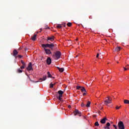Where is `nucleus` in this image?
Segmentation results:
<instances>
[{
  "mask_svg": "<svg viewBox=\"0 0 129 129\" xmlns=\"http://www.w3.org/2000/svg\"><path fill=\"white\" fill-rule=\"evenodd\" d=\"M41 46L42 47V48H44V49L46 48H49V49H53V48H54V47H55V45H54V44L53 43H47L46 44H43L41 45Z\"/></svg>",
  "mask_w": 129,
  "mask_h": 129,
  "instance_id": "f257e3e1",
  "label": "nucleus"
},
{
  "mask_svg": "<svg viewBox=\"0 0 129 129\" xmlns=\"http://www.w3.org/2000/svg\"><path fill=\"white\" fill-rule=\"evenodd\" d=\"M53 57H54L55 60H58V59H60L61 57V52L59 51H56L54 54H53Z\"/></svg>",
  "mask_w": 129,
  "mask_h": 129,
  "instance_id": "f03ea898",
  "label": "nucleus"
},
{
  "mask_svg": "<svg viewBox=\"0 0 129 129\" xmlns=\"http://www.w3.org/2000/svg\"><path fill=\"white\" fill-rule=\"evenodd\" d=\"M118 129H124V124H123V122L122 121H120L118 123Z\"/></svg>",
  "mask_w": 129,
  "mask_h": 129,
  "instance_id": "7ed1b4c3",
  "label": "nucleus"
},
{
  "mask_svg": "<svg viewBox=\"0 0 129 129\" xmlns=\"http://www.w3.org/2000/svg\"><path fill=\"white\" fill-rule=\"evenodd\" d=\"M54 39L55 37H54V36H52L51 37H47L46 41H47V43H50V41L51 42H53Z\"/></svg>",
  "mask_w": 129,
  "mask_h": 129,
  "instance_id": "20e7f679",
  "label": "nucleus"
},
{
  "mask_svg": "<svg viewBox=\"0 0 129 129\" xmlns=\"http://www.w3.org/2000/svg\"><path fill=\"white\" fill-rule=\"evenodd\" d=\"M74 114L75 116H76L77 114H78L79 116H81V112L79 111L78 109H76L74 111Z\"/></svg>",
  "mask_w": 129,
  "mask_h": 129,
  "instance_id": "39448f33",
  "label": "nucleus"
},
{
  "mask_svg": "<svg viewBox=\"0 0 129 129\" xmlns=\"http://www.w3.org/2000/svg\"><path fill=\"white\" fill-rule=\"evenodd\" d=\"M105 104H106V105H108L109 103H111V99H110V98L109 97H107V99L105 101Z\"/></svg>",
  "mask_w": 129,
  "mask_h": 129,
  "instance_id": "423d86ee",
  "label": "nucleus"
},
{
  "mask_svg": "<svg viewBox=\"0 0 129 129\" xmlns=\"http://www.w3.org/2000/svg\"><path fill=\"white\" fill-rule=\"evenodd\" d=\"M27 70L28 71H31L33 70V66H32V62H29L28 67L27 68Z\"/></svg>",
  "mask_w": 129,
  "mask_h": 129,
  "instance_id": "0eeeda50",
  "label": "nucleus"
},
{
  "mask_svg": "<svg viewBox=\"0 0 129 129\" xmlns=\"http://www.w3.org/2000/svg\"><path fill=\"white\" fill-rule=\"evenodd\" d=\"M106 120H107V118H106V117H104L103 119H101L100 123L103 124H104V123L106 122Z\"/></svg>",
  "mask_w": 129,
  "mask_h": 129,
  "instance_id": "6e6552de",
  "label": "nucleus"
},
{
  "mask_svg": "<svg viewBox=\"0 0 129 129\" xmlns=\"http://www.w3.org/2000/svg\"><path fill=\"white\" fill-rule=\"evenodd\" d=\"M44 51L47 55H50V54L52 53V52H51V50L50 49L44 48Z\"/></svg>",
  "mask_w": 129,
  "mask_h": 129,
  "instance_id": "1a4fd4ad",
  "label": "nucleus"
},
{
  "mask_svg": "<svg viewBox=\"0 0 129 129\" xmlns=\"http://www.w3.org/2000/svg\"><path fill=\"white\" fill-rule=\"evenodd\" d=\"M46 62L48 65H50L51 63H52V60H51V58L50 57H48L46 60Z\"/></svg>",
  "mask_w": 129,
  "mask_h": 129,
  "instance_id": "9d476101",
  "label": "nucleus"
},
{
  "mask_svg": "<svg viewBox=\"0 0 129 129\" xmlns=\"http://www.w3.org/2000/svg\"><path fill=\"white\" fill-rule=\"evenodd\" d=\"M18 54H19V52L17 51V49H14L13 51V56L14 57H17V55H18Z\"/></svg>",
  "mask_w": 129,
  "mask_h": 129,
  "instance_id": "9b49d317",
  "label": "nucleus"
},
{
  "mask_svg": "<svg viewBox=\"0 0 129 129\" xmlns=\"http://www.w3.org/2000/svg\"><path fill=\"white\" fill-rule=\"evenodd\" d=\"M47 79V76H44L42 78H40L39 79L40 82H42V81H45Z\"/></svg>",
  "mask_w": 129,
  "mask_h": 129,
  "instance_id": "f8f14e48",
  "label": "nucleus"
},
{
  "mask_svg": "<svg viewBox=\"0 0 129 129\" xmlns=\"http://www.w3.org/2000/svg\"><path fill=\"white\" fill-rule=\"evenodd\" d=\"M31 40L32 41H35L36 40H37V35L35 34L32 38H31Z\"/></svg>",
  "mask_w": 129,
  "mask_h": 129,
  "instance_id": "ddd939ff",
  "label": "nucleus"
},
{
  "mask_svg": "<svg viewBox=\"0 0 129 129\" xmlns=\"http://www.w3.org/2000/svg\"><path fill=\"white\" fill-rule=\"evenodd\" d=\"M58 70H59V72H64V68H60L59 67H57Z\"/></svg>",
  "mask_w": 129,
  "mask_h": 129,
  "instance_id": "4468645a",
  "label": "nucleus"
},
{
  "mask_svg": "<svg viewBox=\"0 0 129 129\" xmlns=\"http://www.w3.org/2000/svg\"><path fill=\"white\" fill-rule=\"evenodd\" d=\"M81 91H82V92H86V90L85 87H82V88H81Z\"/></svg>",
  "mask_w": 129,
  "mask_h": 129,
  "instance_id": "2eb2a0df",
  "label": "nucleus"
},
{
  "mask_svg": "<svg viewBox=\"0 0 129 129\" xmlns=\"http://www.w3.org/2000/svg\"><path fill=\"white\" fill-rule=\"evenodd\" d=\"M90 104H91V102H90V101H88L87 102V103L86 106L87 107H89L90 106Z\"/></svg>",
  "mask_w": 129,
  "mask_h": 129,
  "instance_id": "dca6fc26",
  "label": "nucleus"
},
{
  "mask_svg": "<svg viewBox=\"0 0 129 129\" xmlns=\"http://www.w3.org/2000/svg\"><path fill=\"white\" fill-rule=\"evenodd\" d=\"M124 103H125V104H129V100H124Z\"/></svg>",
  "mask_w": 129,
  "mask_h": 129,
  "instance_id": "f3484780",
  "label": "nucleus"
},
{
  "mask_svg": "<svg viewBox=\"0 0 129 129\" xmlns=\"http://www.w3.org/2000/svg\"><path fill=\"white\" fill-rule=\"evenodd\" d=\"M115 51H117V52H119L120 51V47H117L115 48Z\"/></svg>",
  "mask_w": 129,
  "mask_h": 129,
  "instance_id": "a211bd4d",
  "label": "nucleus"
},
{
  "mask_svg": "<svg viewBox=\"0 0 129 129\" xmlns=\"http://www.w3.org/2000/svg\"><path fill=\"white\" fill-rule=\"evenodd\" d=\"M58 94H59V95H62L63 92V91L59 90L58 91Z\"/></svg>",
  "mask_w": 129,
  "mask_h": 129,
  "instance_id": "6ab92c4d",
  "label": "nucleus"
},
{
  "mask_svg": "<svg viewBox=\"0 0 129 129\" xmlns=\"http://www.w3.org/2000/svg\"><path fill=\"white\" fill-rule=\"evenodd\" d=\"M56 28L57 29H61L62 28V25H61L60 24H58L56 26Z\"/></svg>",
  "mask_w": 129,
  "mask_h": 129,
  "instance_id": "aec40b11",
  "label": "nucleus"
},
{
  "mask_svg": "<svg viewBox=\"0 0 129 129\" xmlns=\"http://www.w3.org/2000/svg\"><path fill=\"white\" fill-rule=\"evenodd\" d=\"M21 62L23 66H26V63L24 61V60H21Z\"/></svg>",
  "mask_w": 129,
  "mask_h": 129,
  "instance_id": "412c9836",
  "label": "nucleus"
},
{
  "mask_svg": "<svg viewBox=\"0 0 129 129\" xmlns=\"http://www.w3.org/2000/svg\"><path fill=\"white\" fill-rule=\"evenodd\" d=\"M22 72H23V71L21 70V69H18L17 70V73H22Z\"/></svg>",
  "mask_w": 129,
  "mask_h": 129,
  "instance_id": "4be33fe9",
  "label": "nucleus"
},
{
  "mask_svg": "<svg viewBox=\"0 0 129 129\" xmlns=\"http://www.w3.org/2000/svg\"><path fill=\"white\" fill-rule=\"evenodd\" d=\"M47 75H48V78L50 77H52V75H51V74H50V72H47Z\"/></svg>",
  "mask_w": 129,
  "mask_h": 129,
  "instance_id": "5701e85b",
  "label": "nucleus"
},
{
  "mask_svg": "<svg viewBox=\"0 0 129 129\" xmlns=\"http://www.w3.org/2000/svg\"><path fill=\"white\" fill-rule=\"evenodd\" d=\"M53 86H54V84H53V83H51L50 84V88H53Z\"/></svg>",
  "mask_w": 129,
  "mask_h": 129,
  "instance_id": "b1692460",
  "label": "nucleus"
},
{
  "mask_svg": "<svg viewBox=\"0 0 129 129\" xmlns=\"http://www.w3.org/2000/svg\"><path fill=\"white\" fill-rule=\"evenodd\" d=\"M67 26L68 27H71V26H72V23H70V22H69L68 24H67Z\"/></svg>",
  "mask_w": 129,
  "mask_h": 129,
  "instance_id": "393cba45",
  "label": "nucleus"
},
{
  "mask_svg": "<svg viewBox=\"0 0 129 129\" xmlns=\"http://www.w3.org/2000/svg\"><path fill=\"white\" fill-rule=\"evenodd\" d=\"M95 126H99V123H98V121H97L95 123Z\"/></svg>",
  "mask_w": 129,
  "mask_h": 129,
  "instance_id": "a878e982",
  "label": "nucleus"
},
{
  "mask_svg": "<svg viewBox=\"0 0 129 129\" xmlns=\"http://www.w3.org/2000/svg\"><path fill=\"white\" fill-rule=\"evenodd\" d=\"M82 88V87H81V86H78L77 87V89H78V90H81V88Z\"/></svg>",
  "mask_w": 129,
  "mask_h": 129,
  "instance_id": "bb28decb",
  "label": "nucleus"
},
{
  "mask_svg": "<svg viewBox=\"0 0 129 129\" xmlns=\"http://www.w3.org/2000/svg\"><path fill=\"white\" fill-rule=\"evenodd\" d=\"M81 106L82 107H85V106H86V105H85V104H84V103H82L81 104Z\"/></svg>",
  "mask_w": 129,
  "mask_h": 129,
  "instance_id": "cd10ccee",
  "label": "nucleus"
},
{
  "mask_svg": "<svg viewBox=\"0 0 129 129\" xmlns=\"http://www.w3.org/2000/svg\"><path fill=\"white\" fill-rule=\"evenodd\" d=\"M61 97H62V95H59V96L57 97V98L59 100H61Z\"/></svg>",
  "mask_w": 129,
  "mask_h": 129,
  "instance_id": "c85d7f7f",
  "label": "nucleus"
},
{
  "mask_svg": "<svg viewBox=\"0 0 129 129\" xmlns=\"http://www.w3.org/2000/svg\"><path fill=\"white\" fill-rule=\"evenodd\" d=\"M106 126H107L108 127H109V126H110V123L107 122L106 123Z\"/></svg>",
  "mask_w": 129,
  "mask_h": 129,
  "instance_id": "c756f323",
  "label": "nucleus"
},
{
  "mask_svg": "<svg viewBox=\"0 0 129 129\" xmlns=\"http://www.w3.org/2000/svg\"><path fill=\"white\" fill-rule=\"evenodd\" d=\"M109 127L108 126H104L103 127L102 129H109Z\"/></svg>",
  "mask_w": 129,
  "mask_h": 129,
  "instance_id": "7c9ffc66",
  "label": "nucleus"
},
{
  "mask_svg": "<svg viewBox=\"0 0 129 129\" xmlns=\"http://www.w3.org/2000/svg\"><path fill=\"white\" fill-rule=\"evenodd\" d=\"M124 71H126V70H128V68H125V67H123Z\"/></svg>",
  "mask_w": 129,
  "mask_h": 129,
  "instance_id": "2f4dec72",
  "label": "nucleus"
},
{
  "mask_svg": "<svg viewBox=\"0 0 129 129\" xmlns=\"http://www.w3.org/2000/svg\"><path fill=\"white\" fill-rule=\"evenodd\" d=\"M26 67L25 66H22L20 67L21 69H24V68Z\"/></svg>",
  "mask_w": 129,
  "mask_h": 129,
  "instance_id": "473e14b6",
  "label": "nucleus"
},
{
  "mask_svg": "<svg viewBox=\"0 0 129 129\" xmlns=\"http://www.w3.org/2000/svg\"><path fill=\"white\" fill-rule=\"evenodd\" d=\"M119 108H120V106H116V109H119Z\"/></svg>",
  "mask_w": 129,
  "mask_h": 129,
  "instance_id": "72a5a7b5",
  "label": "nucleus"
},
{
  "mask_svg": "<svg viewBox=\"0 0 129 129\" xmlns=\"http://www.w3.org/2000/svg\"><path fill=\"white\" fill-rule=\"evenodd\" d=\"M113 126H114L115 129H117V126H116L115 125H113Z\"/></svg>",
  "mask_w": 129,
  "mask_h": 129,
  "instance_id": "f704fd0d",
  "label": "nucleus"
},
{
  "mask_svg": "<svg viewBox=\"0 0 129 129\" xmlns=\"http://www.w3.org/2000/svg\"><path fill=\"white\" fill-rule=\"evenodd\" d=\"M99 57V53H97L96 55V58H98Z\"/></svg>",
  "mask_w": 129,
  "mask_h": 129,
  "instance_id": "c9c22d12",
  "label": "nucleus"
},
{
  "mask_svg": "<svg viewBox=\"0 0 129 129\" xmlns=\"http://www.w3.org/2000/svg\"><path fill=\"white\" fill-rule=\"evenodd\" d=\"M18 57H19V58H22V57H23V56L22 55H19L18 56Z\"/></svg>",
  "mask_w": 129,
  "mask_h": 129,
  "instance_id": "e433bc0d",
  "label": "nucleus"
},
{
  "mask_svg": "<svg viewBox=\"0 0 129 129\" xmlns=\"http://www.w3.org/2000/svg\"><path fill=\"white\" fill-rule=\"evenodd\" d=\"M68 107H69V108H71V105H69Z\"/></svg>",
  "mask_w": 129,
  "mask_h": 129,
  "instance_id": "4c0bfd02",
  "label": "nucleus"
},
{
  "mask_svg": "<svg viewBox=\"0 0 129 129\" xmlns=\"http://www.w3.org/2000/svg\"><path fill=\"white\" fill-rule=\"evenodd\" d=\"M83 95L84 96V95H86V93H83Z\"/></svg>",
  "mask_w": 129,
  "mask_h": 129,
  "instance_id": "58836bf2",
  "label": "nucleus"
},
{
  "mask_svg": "<svg viewBox=\"0 0 129 129\" xmlns=\"http://www.w3.org/2000/svg\"><path fill=\"white\" fill-rule=\"evenodd\" d=\"M126 68H128V65H127V66H126Z\"/></svg>",
  "mask_w": 129,
  "mask_h": 129,
  "instance_id": "ea45409f",
  "label": "nucleus"
},
{
  "mask_svg": "<svg viewBox=\"0 0 129 129\" xmlns=\"http://www.w3.org/2000/svg\"><path fill=\"white\" fill-rule=\"evenodd\" d=\"M41 32H42V29H40V31H39L40 33H41Z\"/></svg>",
  "mask_w": 129,
  "mask_h": 129,
  "instance_id": "a19ab883",
  "label": "nucleus"
},
{
  "mask_svg": "<svg viewBox=\"0 0 129 129\" xmlns=\"http://www.w3.org/2000/svg\"><path fill=\"white\" fill-rule=\"evenodd\" d=\"M45 29H50V28H49V27H47V28H46Z\"/></svg>",
  "mask_w": 129,
  "mask_h": 129,
  "instance_id": "79ce46f5",
  "label": "nucleus"
},
{
  "mask_svg": "<svg viewBox=\"0 0 129 129\" xmlns=\"http://www.w3.org/2000/svg\"><path fill=\"white\" fill-rule=\"evenodd\" d=\"M36 33H37V34H39V32H37Z\"/></svg>",
  "mask_w": 129,
  "mask_h": 129,
  "instance_id": "37998d69",
  "label": "nucleus"
},
{
  "mask_svg": "<svg viewBox=\"0 0 129 129\" xmlns=\"http://www.w3.org/2000/svg\"><path fill=\"white\" fill-rule=\"evenodd\" d=\"M53 84V85H55V84H56V83H54V84Z\"/></svg>",
  "mask_w": 129,
  "mask_h": 129,
  "instance_id": "c03bdc74",
  "label": "nucleus"
},
{
  "mask_svg": "<svg viewBox=\"0 0 129 129\" xmlns=\"http://www.w3.org/2000/svg\"><path fill=\"white\" fill-rule=\"evenodd\" d=\"M39 81H37V82H36V83H37V82H39Z\"/></svg>",
  "mask_w": 129,
  "mask_h": 129,
  "instance_id": "a18cd8bd",
  "label": "nucleus"
},
{
  "mask_svg": "<svg viewBox=\"0 0 129 129\" xmlns=\"http://www.w3.org/2000/svg\"><path fill=\"white\" fill-rule=\"evenodd\" d=\"M117 63H119L118 61H117Z\"/></svg>",
  "mask_w": 129,
  "mask_h": 129,
  "instance_id": "49530a36",
  "label": "nucleus"
},
{
  "mask_svg": "<svg viewBox=\"0 0 129 129\" xmlns=\"http://www.w3.org/2000/svg\"><path fill=\"white\" fill-rule=\"evenodd\" d=\"M52 78H53V79H54V78H55V77H52Z\"/></svg>",
  "mask_w": 129,
  "mask_h": 129,
  "instance_id": "de8ad7c7",
  "label": "nucleus"
}]
</instances>
